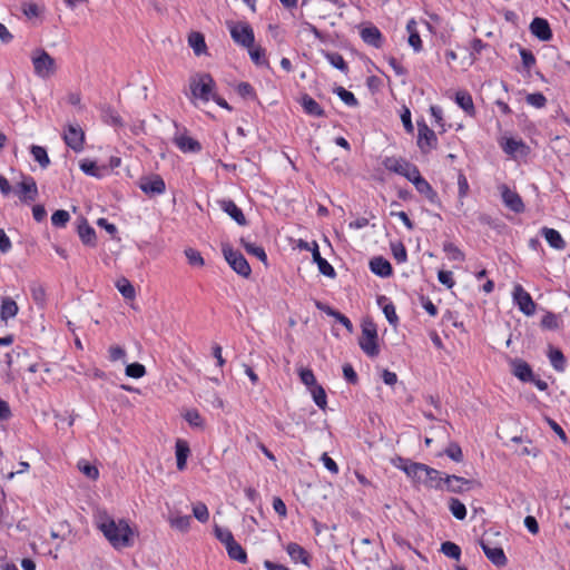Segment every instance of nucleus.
Masks as SVG:
<instances>
[{
    "mask_svg": "<svg viewBox=\"0 0 570 570\" xmlns=\"http://www.w3.org/2000/svg\"><path fill=\"white\" fill-rule=\"evenodd\" d=\"M35 73L42 78H50L56 73V60L43 49H37L31 55Z\"/></svg>",
    "mask_w": 570,
    "mask_h": 570,
    "instance_id": "obj_3",
    "label": "nucleus"
},
{
    "mask_svg": "<svg viewBox=\"0 0 570 570\" xmlns=\"http://www.w3.org/2000/svg\"><path fill=\"white\" fill-rule=\"evenodd\" d=\"M481 548L487 558L495 566L502 567L507 564V557L499 547H491L485 540H481Z\"/></svg>",
    "mask_w": 570,
    "mask_h": 570,
    "instance_id": "obj_16",
    "label": "nucleus"
},
{
    "mask_svg": "<svg viewBox=\"0 0 570 570\" xmlns=\"http://www.w3.org/2000/svg\"><path fill=\"white\" fill-rule=\"evenodd\" d=\"M220 208L230 216L238 225H246V218L242 209L230 199L219 202Z\"/></svg>",
    "mask_w": 570,
    "mask_h": 570,
    "instance_id": "obj_18",
    "label": "nucleus"
},
{
    "mask_svg": "<svg viewBox=\"0 0 570 570\" xmlns=\"http://www.w3.org/2000/svg\"><path fill=\"white\" fill-rule=\"evenodd\" d=\"M215 535L225 547L235 541L233 533L228 529L218 525L215 527Z\"/></svg>",
    "mask_w": 570,
    "mask_h": 570,
    "instance_id": "obj_57",
    "label": "nucleus"
},
{
    "mask_svg": "<svg viewBox=\"0 0 570 570\" xmlns=\"http://www.w3.org/2000/svg\"><path fill=\"white\" fill-rule=\"evenodd\" d=\"M78 469L89 479L97 480L99 471L96 465L88 463L85 460L78 462Z\"/></svg>",
    "mask_w": 570,
    "mask_h": 570,
    "instance_id": "obj_47",
    "label": "nucleus"
},
{
    "mask_svg": "<svg viewBox=\"0 0 570 570\" xmlns=\"http://www.w3.org/2000/svg\"><path fill=\"white\" fill-rule=\"evenodd\" d=\"M383 165L389 171L402 175L405 168L410 165V161L404 158L386 157L383 160Z\"/></svg>",
    "mask_w": 570,
    "mask_h": 570,
    "instance_id": "obj_27",
    "label": "nucleus"
},
{
    "mask_svg": "<svg viewBox=\"0 0 570 570\" xmlns=\"http://www.w3.org/2000/svg\"><path fill=\"white\" fill-rule=\"evenodd\" d=\"M185 420L189 423V425L194 428H203L204 420L197 410H188L185 415Z\"/></svg>",
    "mask_w": 570,
    "mask_h": 570,
    "instance_id": "obj_55",
    "label": "nucleus"
},
{
    "mask_svg": "<svg viewBox=\"0 0 570 570\" xmlns=\"http://www.w3.org/2000/svg\"><path fill=\"white\" fill-rule=\"evenodd\" d=\"M249 49V56L253 62L257 66L267 65V60L265 58V50L261 47L254 48V46Z\"/></svg>",
    "mask_w": 570,
    "mask_h": 570,
    "instance_id": "obj_56",
    "label": "nucleus"
},
{
    "mask_svg": "<svg viewBox=\"0 0 570 570\" xmlns=\"http://www.w3.org/2000/svg\"><path fill=\"white\" fill-rule=\"evenodd\" d=\"M444 481V489L452 493H463L481 485L475 480H469L458 475H445Z\"/></svg>",
    "mask_w": 570,
    "mask_h": 570,
    "instance_id": "obj_9",
    "label": "nucleus"
},
{
    "mask_svg": "<svg viewBox=\"0 0 570 570\" xmlns=\"http://www.w3.org/2000/svg\"><path fill=\"white\" fill-rule=\"evenodd\" d=\"M31 154L41 168H47L50 164L47 150L43 147L36 145L31 146Z\"/></svg>",
    "mask_w": 570,
    "mask_h": 570,
    "instance_id": "obj_40",
    "label": "nucleus"
},
{
    "mask_svg": "<svg viewBox=\"0 0 570 570\" xmlns=\"http://www.w3.org/2000/svg\"><path fill=\"white\" fill-rule=\"evenodd\" d=\"M312 256L313 261L317 264L321 274L331 278H334L336 276L333 266L321 256L318 245L316 242H313Z\"/></svg>",
    "mask_w": 570,
    "mask_h": 570,
    "instance_id": "obj_17",
    "label": "nucleus"
},
{
    "mask_svg": "<svg viewBox=\"0 0 570 570\" xmlns=\"http://www.w3.org/2000/svg\"><path fill=\"white\" fill-rule=\"evenodd\" d=\"M541 233L552 248L560 250L566 247V242L558 230L553 228L543 227Z\"/></svg>",
    "mask_w": 570,
    "mask_h": 570,
    "instance_id": "obj_24",
    "label": "nucleus"
},
{
    "mask_svg": "<svg viewBox=\"0 0 570 570\" xmlns=\"http://www.w3.org/2000/svg\"><path fill=\"white\" fill-rule=\"evenodd\" d=\"M286 551L294 562L308 563V554L306 550L295 542H291L286 547Z\"/></svg>",
    "mask_w": 570,
    "mask_h": 570,
    "instance_id": "obj_28",
    "label": "nucleus"
},
{
    "mask_svg": "<svg viewBox=\"0 0 570 570\" xmlns=\"http://www.w3.org/2000/svg\"><path fill=\"white\" fill-rule=\"evenodd\" d=\"M527 102L535 108H542L547 104V98L541 92H533L527 96Z\"/></svg>",
    "mask_w": 570,
    "mask_h": 570,
    "instance_id": "obj_60",
    "label": "nucleus"
},
{
    "mask_svg": "<svg viewBox=\"0 0 570 570\" xmlns=\"http://www.w3.org/2000/svg\"><path fill=\"white\" fill-rule=\"evenodd\" d=\"M190 521L191 519L189 515H173L169 518L170 527L181 532L188 531Z\"/></svg>",
    "mask_w": 570,
    "mask_h": 570,
    "instance_id": "obj_38",
    "label": "nucleus"
},
{
    "mask_svg": "<svg viewBox=\"0 0 570 570\" xmlns=\"http://www.w3.org/2000/svg\"><path fill=\"white\" fill-rule=\"evenodd\" d=\"M445 454L455 462H461L463 460V453L458 443H451L445 449Z\"/></svg>",
    "mask_w": 570,
    "mask_h": 570,
    "instance_id": "obj_59",
    "label": "nucleus"
},
{
    "mask_svg": "<svg viewBox=\"0 0 570 570\" xmlns=\"http://www.w3.org/2000/svg\"><path fill=\"white\" fill-rule=\"evenodd\" d=\"M524 147V144L521 140H515L513 138H509L503 144V150L509 155L517 154L521 148Z\"/></svg>",
    "mask_w": 570,
    "mask_h": 570,
    "instance_id": "obj_58",
    "label": "nucleus"
},
{
    "mask_svg": "<svg viewBox=\"0 0 570 570\" xmlns=\"http://www.w3.org/2000/svg\"><path fill=\"white\" fill-rule=\"evenodd\" d=\"M116 287L118 288L120 294L127 299H132L136 295L134 286L127 278H120L119 281H117Z\"/></svg>",
    "mask_w": 570,
    "mask_h": 570,
    "instance_id": "obj_41",
    "label": "nucleus"
},
{
    "mask_svg": "<svg viewBox=\"0 0 570 570\" xmlns=\"http://www.w3.org/2000/svg\"><path fill=\"white\" fill-rule=\"evenodd\" d=\"M520 56L525 69L530 70L535 65V57L530 50L521 48Z\"/></svg>",
    "mask_w": 570,
    "mask_h": 570,
    "instance_id": "obj_62",
    "label": "nucleus"
},
{
    "mask_svg": "<svg viewBox=\"0 0 570 570\" xmlns=\"http://www.w3.org/2000/svg\"><path fill=\"white\" fill-rule=\"evenodd\" d=\"M78 234H79V237H80L81 242L85 245L95 246V244H96V232L86 222L82 223L81 225H79Z\"/></svg>",
    "mask_w": 570,
    "mask_h": 570,
    "instance_id": "obj_31",
    "label": "nucleus"
},
{
    "mask_svg": "<svg viewBox=\"0 0 570 570\" xmlns=\"http://www.w3.org/2000/svg\"><path fill=\"white\" fill-rule=\"evenodd\" d=\"M443 250L446 253L448 257L452 261L463 262L465 256L463 252L455 246L453 243H445L443 245Z\"/></svg>",
    "mask_w": 570,
    "mask_h": 570,
    "instance_id": "obj_42",
    "label": "nucleus"
},
{
    "mask_svg": "<svg viewBox=\"0 0 570 570\" xmlns=\"http://www.w3.org/2000/svg\"><path fill=\"white\" fill-rule=\"evenodd\" d=\"M530 31L541 41H549L552 38L550 24L543 18H534L530 23Z\"/></svg>",
    "mask_w": 570,
    "mask_h": 570,
    "instance_id": "obj_15",
    "label": "nucleus"
},
{
    "mask_svg": "<svg viewBox=\"0 0 570 570\" xmlns=\"http://www.w3.org/2000/svg\"><path fill=\"white\" fill-rule=\"evenodd\" d=\"M101 117L106 124L112 126H122L121 117L114 108L109 106H106L101 109Z\"/></svg>",
    "mask_w": 570,
    "mask_h": 570,
    "instance_id": "obj_36",
    "label": "nucleus"
},
{
    "mask_svg": "<svg viewBox=\"0 0 570 570\" xmlns=\"http://www.w3.org/2000/svg\"><path fill=\"white\" fill-rule=\"evenodd\" d=\"M222 252L226 262L237 274L243 277L250 275V266L242 253L234 250L229 244H223Z\"/></svg>",
    "mask_w": 570,
    "mask_h": 570,
    "instance_id": "obj_6",
    "label": "nucleus"
},
{
    "mask_svg": "<svg viewBox=\"0 0 570 570\" xmlns=\"http://www.w3.org/2000/svg\"><path fill=\"white\" fill-rule=\"evenodd\" d=\"M63 140L75 151L83 149L85 132L78 125H69L63 134Z\"/></svg>",
    "mask_w": 570,
    "mask_h": 570,
    "instance_id": "obj_10",
    "label": "nucleus"
},
{
    "mask_svg": "<svg viewBox=\"0 0 570 570\" xmlns=\"http://www.w3.org/2000/svg\"><path fill=\"white\" fill-rule=\"evenodd\" d=\"M362 351L370 357L379 355L377 331L373 322H364L362 325V335L358 341Z\"/></svg>",
    "mask_w": 570,
    "mask_h": 570,
    "instance_id": "obj_4",
    "label": "nucleus"
},
{
    "mask_svg": "<svg viewBox=\"0 0 570 570\" xmlns=\"http://www.w3.org/2000/svg\"><path fill=\"white\" fill-rule=\"evenodd\" d=\"M140 189L147 195H160L165 191L166 185L159 175L141 178Z\"/></svg>",
    "mask_w": 570,
    "mask_h": 570,
    "instance_id": "obj_11",
    "label": "nucleus"
},
{
    "mask_svg": "<svg viewBox=\"0 0 570 570\" xmlns=\"http://www.w3.org/2000/svg\"><path fill=\"white\" fill-rule=\"evenodd\" d=\"M403 470L409 478L422 484L425 483L428 474H433V468L423 463H411L405 465Z\"/></svg>",
    "mask_w": 570,
    "mask_h": 570,
    "instance_id": "obj_12",
    "label": "nucleus"
},
{
    "mask_svg": "<svg viewBox=\"0 0 570 570\" xmlns=\"http://www.w3.org/2000/svg\"><path fill=\"white\" fill-rule=\"evenodd\" d=\"M501 196L504 205L514 213H521L524 209L523 202L519 194L511 190L507 185L500 187Z\"/></svg>",
    "mask_w": 570,
    "mask_h": 570,
    "instance_id": "obj_14",
    "label": "nucleus"
},
{
    "mask_svg": "<svg viewBox=\"0 0 570 570\" xmlns=\"http://www.w3.org/2000/svg\"><path fill=\"white\" fill-rule=\"evenodd\" d=\"M189 88L194 99L208 102L214 95L215 81L209 73H197L190 77Z\"/></svg>",
    "mask_w": 570,
    "mask_h": 570,
    "instance_id": "obj_2",
    "label": "nucleus"
},
{
    "mask_svg": "<svg viewBox=\"0 0 570 570\" xmlns=\"http://www.w3.org/2000/svg\"><path fill=\"white\" fill-rule=\"evenodd\" d=\"M240 243L249 255L257 257L261 262L267 265V255L263 247L254 243L247 242L245 238H242Z\"/></svg>",
    "mask_w": 570,
    "mask_h": 570,
    "instance_id": "obj_33",
    "label": "nucleus"
},
{
    "mask_svg": "<svg viewBox=\"0 0 570 570\" xmlns=\"http://www.w3.org/2000/svg\"><path fill=\"white\" fill-rule=\"evenodd\" d=\"M193 515L202 523L209 519V512L205 503L197 502L193 505Z\"/></svg>",
    "mask_w": 570,
    "mask_h": 570,
    "instance_id": "obj_48",
    "label": "nucleus"
},
{
    "mask_svg": "<svg viewBox=\"0 0 570 570\" xmlns=\"http://www.w3.org/2000/svg\"><path fill=\"white\" fill-rule=\"evenodd\" d=\"M70 215L65 209L56 210L51 216V224L55 227H65L66 224L69 222Z\"/></svg>",
    "mask_w": 570,
    "mask_h": 570,
    "instance_id": "obj_49",
    "label": "nucleus"
},
{
    "mask_svg": "<svg viewBox=\"0 0 570 570\" xmlns=\"http://www.w3.org/2000/svg\"><path fill=\"white\" fill-rule=\"evenodd\" d=\"M326 58L328 62L336 69L347 72V63L345 62L344 58L340 53H327Z\"/></svg>",
    "mask_w": 570,
    "mask_h": 570,
    "instance_id": "obj_53",
    "label": "nucleus"
},
{
    "mask_svg": "<svg viewBox=\"0 0 570 570\" xmlns=\"http://www.w3.org/2000/svg\"><path fill=\"white\" fill-rule=\"evenodd\" d=\"M189 446L185 441L178 440L176 442V460H177V469L183 471L186 469L187 458L189 455Z\"/></svg>",
    "mask_w": 570,
    "mask_h": 570,
    "instance_id": "obj_29",
    "label": "nucleus"
},
{
    "mask_svg": "<svg viewBox=\"0 0 570 570\" xmlns=\"http://www.w3.org/2000/svg\"><path fill=\"white\" fill-rule=\"evenodd\" d=\"M336 95L341 98V100L350 106V107H356L358 105L357 99L355 98L354 94L346 90L343 87H337L335 89Z\"/></svg>",
    "mask_w": 570,
    "mask_h": 570,
    "instance_id": "obj_43",
    "label": "nucleus"
},
{
    "mask_svg": "<svg viewBox=\"0 0 570 570\" xmlns=\"http://www.w3.org/2000/svg\"><path fill=\"white\" fill-rule=\"evenodd\" d=\"M370 269L372 273L381 277H389L393 273L390 262L382 256L373 257L370 261Z\"/></svg>",
    "mask_w": 570,
    "mask_h": 570,
    "instance_id": "obj_19",
    "label": "nucleus"
},
{
    "mask_svg": "<svg viewBox=\"0 0 570 570\" xmlns=\"http://www.w3.org/2000/svg\"><path fill=\"white\" fill-rule=\"evenodd\" d=\"M301 106L304 109V111L309 116H314V117L325 116L324 109L320 106V104L315 99H313L308 95H304L301 98Z\"/></svg>",
    "mask_w": 570,
    "mask_h": 570,
    "instance_id": "obj_22",
    "label": "nucleus"
},
{
    "mask_svg": "<svg viewBox=\"0 0 570 570\" xmlns=\"http://www.w3.org/2000/svg\"><path fill=\"white\" fill-rule=\"evenodd\" d=\"M541 326L547 330L559 328L558 317L553 313H547L541 320Z\"/></svg>",
    "mask_w": 570,
    "mask_h": 570,
    "instance_id": "obj_61",
    "label": "nucleus"
},
{
    "mask_svg": "<svg viewBox=\"0 0 570 570\" xmlns=\"http://www.w3.org/2000/svg\"><path fill=\"white\" fill-rule=\"evenodd\" d=\"M80 169L86 174V175H89V176H92V177H101V169L97 166V164L95 161H91V160H88V159H85L80 163Z\"/></svg>",
    "mask_w": 570,
    "mask_h": 570,
    "instance_id": "obj_44",
    "label": "nucleus"
},
{
    "mask_svg": "<svg viewBox=\"0 0 570 570\" xmlns=\"http://www.w3.org/2000/svg\"><path fill=\"white\" fill-rule=\"evenodd\" d=\"M188 43L193 48L196 56H200L206 51L204 36L199 32H191L188 37Z\"/></svg>",
    "mask_w": 570,
    "mask_h": 570,
    "instance_id": "obj_34",
    "label": "nucleus"
},
{
    "mask_svg": "<svg viewBox=\"0 0 570 570\" xmlns=\"http://www.w3.org/2000/svg\"><path fill=\"white\" fill-rule=\"evenodd\" d=\"M512 373L522 382H530L533 380V372L530 365L519 358H515L511 362Z\"/></svg>",
    "mask_w": 570,
    "mask_h": 570,
    "instance_id": "obj_21",
    "label": "nucleus"
},
{
    "mask_svg": "<svg viewBox=\"0 0 570 570\" xmlns=\"http://www.w3.org/2000/svg\"><path fill=\"white\" fill-rule=\"evenodd\" d=\"M126 375L132 379H140L146 374V368L140 363H131L126 366Z\"/></svg>",
    "mask_w": 570,
    "mask_h": 570,
    "instance_id": "obj_51",
    "label": "nucleus"
},
{
    "mask_svg": "<svg viewBox=\"0 0 570 570\" xmlns=\"http://www.w3.org/2000/svg\"><path fill=\"white\" fill-rule=\"evenodd\" d=\"M185 255L191 266L202 267L205 264L202 254L191 247L185 249Z\"/></svg>",
    "mask_w": 570,
    "mask_h": 570,
    "instance_id": "obj_50",
    "label": "nucleus"
},
{
    "mask_svg": "<svg viewBox=\"0 0 570 570\" xmlns=\"http://www.w3.org/2000/svg\"><path fill=\"white\" fill-rule=\"evenodd\" d=\"M391 250L397 263H404L407 259L405 246L401 242L391 243Z\"/></svg>",
    "mask_w": 570,
    "mask_h": 570,
    "instance_id": "obj_45",
    "label": "nucleus"
},
{
    "mask_svg": "<svg viewBox=\"0 0 570 570\" xmlns=\"http://www.w3.org/2000/svg\"><path fill=\"white\" fill-rule=\"evenodd\" d=\"M455 101L466 114H474V105L470 94L464 91L456 92Z\"/></svg>",
    "mask_w": 570,
    "mask_h": 570,
    "instance_id": "obj_35",
    "label": "nucleus"
},
{
    "mask_svg": "<svg viewBox=\"0 0 570 570\" xmlns=\"http://www.w3.org/2000/svg\"><path fill=\"white\" fill-rule=\"evenodd\" d=\"M237 92L243 98H250V99L256 98L255 90H254L253 86L248 82H240L237 86Z\"/></svg>",
    "mask_w": 570,
    "mask_h": 570,
    "instance_id": "obj_64",
    "label": "nucleus"
},
{
    "mask_svg": "<svg viewBox=\"0 0 570 570\" xmlns=\"http://www.w3.org/2000/svg\"><path fill=\"white\" fill-rule=\"evenodd\" d=\"M298 374L302 383H304L306 386L314 387L316 385L315 375L309 368H301Z\"/></svg>",
    "mask_w": 570,
    "mask_h": 570,
    "instance_id": "obj_63",
    "label": "nucleus"
},
{
    "mask_svg": "<svg viewBox=\"0 0 570 570\" xmlns=\"http://www.w3.org/2000/svg\"><path fill=\"white\" fill-rule=\"evenodd\" d=\"M449 509L458 520H463L466 517L465 505L459 499L451 498L449 501Z\"/></svg>",
    "mask_w": 570,
    "mask_h": 570,
    "instance_id": "obj_39",
    "label": "nucleus"
},
{
    "mask_svg": "<svg viewBox=\"0 0 570 570\" xmlns=\"http://www.w3.org/2000/svg\"><path fill=\"white\" fill-rule=\"evenodd\" d=\"M441 551L449 558L459 560L461 556V549L458 544L446 541L441 546Z\"/></svg>",
    "mask_w": 570,
    "mask_h": 570,
    "instance_id": "obj_46",
    "label": "nucleus"
},
{
    "mask_svg": "<svg viewBox=\"0 0 570 570\" xmlns=\"http://www.w3.org/2000/svg\"><path fill=\"white\" fill-rule=\"evenodd\" d=\"M550 362L557 371L564 368V356L560 350H551L549 354Z\"/></svg>",
    "mask_w": 570,
    "mask_h": 570,
    "instance_id": "obj_52",
    "label": "nucleus"
},
{
    "mask_svg": "<svg viewBox=\"0 0 570 570\" xmlns=\"http://www.w3.org/2000/svg\"><path fill=\"white\" fill-rule=\"evenodd\" d=\"M232 39L239 46L245 48H252L254 46L255 36L253 28L249 23L239 22H227Z\"/></svg>",
    "mask_w": 570,
    "mask_h": 570,
    "instance_id": "obj_5",
    "label": "nucleus"
},
{
    "mask_svg": "<svg viewBox=\"0 0 570 570\" xmlns=\"http://www.w3.org/2000/svg\"><path fill=\"white\" fill-rule=\"evenodd\" d=\"M428 479L424 483L425 487L432 488L435 490H443L444 489V476H442V473L435 469H433V474H428Z\"/></svg>",
    "mask_w": 570,
    "mask_h": 570,
    "instance_id": "obj_37",
    "label": "nucleus"
},
{
    "mask_svg": "<svg viewBox=\"0 0 570 570\" xmlns=\"http://www.w3.org/2000/svg\"><path fill=\"white\" fill-rule=\"evenodd\" d=\"M413 185L415 186L416 190L424 195L430 202H434L435 198H436V193L435 190L432 188V186L430 185V183L423 178L422 176H420L419 178H416L413 183Z\"/></svg>",
    "mask_w": 570,
    "mask_h": 570,
    "instance_id": "obj_30",
    "label": "nucleus"
},
{
    "mask_svg": "<svg viewBox=\"0 0 570 570\" xmlns=\"http://www.w3.org/2000/svg\"><path fill=\"white\" fill-rule=\"evenodd\" d=\"M226 550L230 559L236 560L240 563L247 562V553L238 542L234 541L230 544L226 546Z\"/></svg>",
    "mask_w": 570,
    "mask_h": 570,
    "instance_id": "obj_32",
    "label": "nucleus"
},
{
    "mask_svg": "<svg viewBox=\"0 0 570 570\" xmlns=\"http://www.w3.org/2000/svg\"><path fill=\"white\" fill-rule=\"evenodd\" d=\"M311 392H312L313 400L316 403V405L320 409H325V406H326V393H325L324 389L322 386H320V385H315L314 387H312Z\"/></svg>",
    "mask_w": 570,
    "mask_h": 570,
    "instance_id": "obj_54",
    "label": "nucleus"
},
{
    "mask_svg": "<svg viewBox=\"0 0 570 570\" xmlns=\"http://www.w3.org/2000/svg\"><path fill=\"white\" fill-rule=\"evenodd\" d=\"M406 30L409 32V45L419 52L422 49V40L417 31V22L411 19L406 23Z\"/></svg>",
    "mask_w": 570,
    "mask_h": 570,
    "instance_id": "obj_25",
    "label": "nucleus"
},
{
    "mask_svg": "<svg viewBox=\"0 0 570 570\" xmlns=\"http://www.w3.org/2000/svg\"><path fill=\"white\" fill-rule=\"evenodd\" d=\"M174 142L184 153H196L202 149L200 144L197 140L185 135H176L174 138Z\"/></svg>",
    "mask_w": 570,
    "mask_h": 570,
    "instance_id": "obj_23",
    "label": "nucleus"
},
{
    "mask_svg": "<svg viewBox=\"0 0 570 570\" xmlns=\"http://www.w3.org/2000/svg\"><path fill=\"white\" fill-rule=\"evenodd\" d=\"M417 146L423 154L436 147V135L424 121L417 122Z\"/></svg>",
    "mask_w": 570,
    "mask_h": 570,
    "instance_id": "obj_8",
    "label": "nucleus"
},
{
    "mask_svg": "<svg viewBox=\"0 0 570 570\" xmlns=\"http://www.w3.org/2000/svg\"><path fill=\"white\" fill-rule=\"evenodd\" d=\"M361 38L365 43L374 48H381L383 45V36L379 28L374 26L363 28L361 30Z\"/></svg>",
    "mask_w": 570,
    "mask_h": 570,
    "instance_id": "obj_20",
    "label": "nucleus"
},
{
    "mask_svg": "<svg viewBox=\"0 0 570 570\" xmlns=\"http://www.w3.org/2000/svg\"><path fill=\"white\" fill-rule=\"evenodd\" d=\"M95 518L97 528L115 549L132 546L134 532L126 520H115L106 511H99Z\"/></svg>",
    "mask_w": 570,
    "mask_h": 570,
    "instance_id": "obj_1",
    "label": "nucleus"
},
{
    "mask_svg": "<svg viewBox=\"0 0 570 570\" xmlns=\"http://www.w3.org/2000/svg\"><path fill=\"white\" fill-rule=\"evenodd\" d=\"M512 297L513 302L524 315L531 316L535 313V303L520 284L514 285Z\"/></svg>",
    "mask_w": 570,
    "mask_h": 570,
    "instance_id": "obj_7",
    "label": "nucleus"
},
{
    "mask_svg": "<svg viewBox=\"0 0 570 570\" xmlns=\"http://www.w3.org/2000/svg\"><path fill=\"white\" fill-rule=\"evenodd\" d=\"M18 194L21 202H33L38 196L37 184L31 176L23 177L22 181L18 185Z\"/></svg>",
    "mask_w": 570,
    "mask_h": 570,
    "instance_id": "obj_13",
    "label": "nucleus"
},
{
    "mask_svg": "<svg viewBox=\"0 0 570 570\" xmlns=\"http://www.w3.org/2000/svg\"><path fill=\"white\" fill-rule=\"evenodd\" d=\"M18 305L10 297H3L0 307V318L2 321H8L9 318H13L18 314Z\"/></svg>",
    "mask_w": 570,
    "mask_h": 570,
    "instance_id": "obj_26",
    "label": "nucleus"
}]
</instances>
